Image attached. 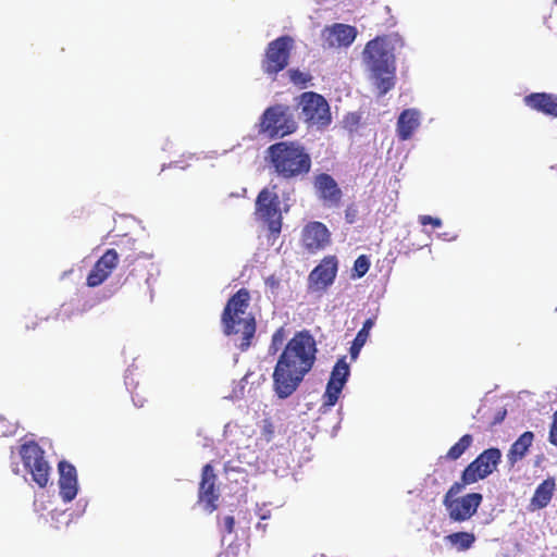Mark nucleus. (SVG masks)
I'll use <instances>...</instances> for the list:
<instances>
[{"label": "nucleus", "instance_id": "38", "mask_svg": "<svg viewBox=\"0 0 557 557\" xmlns=\"http://www.w3.org/2000/svg\"><path fill=\"white\" fill-rule=\"evenodd\" d=\"M269 517H270V513H269V512H268V513L260 515V519H262V520H265V519H268Z\"/></svg>", "mask_w": 557, "mask_h": 557}, {"label": "nucleus", "instance_id": "26", "mask_svg": "<svg viewBox=\"0 0 557 557\" xmlns=\"http://www.w3.org/2000/svg\"><path fill=\"white\" fill-rule=\"evenodd\" d=\"M375 77V86L380 95H385L395 86V66L386 71H372Z\"/></svg>", "mask_w": 557, "mask_h": 557}, {"label": "nucleus", "instance_id": "39", "mask_svg": "<svg viewBox=\"0 0 557 557\" xmlns=\"http://www.w3.org/2000/svg\"><path fill=\"white\" fill-rule=\"evenodd\" d=\"M257 529H262V531H265V525H262L261 523L257 524Z\"/></svg>", "mask_w": 557, "mask_h": 557}, {"label": "nucleus", "instance_id": "34", "mask_svg": "<svg viewBox=\"0 0 557 557\" xmlns=\"http://www.w3.org/2000/svg\"><path fill=\"white\" fill-rule=\"evenodd\" d=\"M357 209L354 205H350L346 208L345 210V220L347 223L349 224H352L356 222V218H357Z\"/></svg>", "mask_w": 557, "mask_h": 557}, {"label": "nucleus", "instance_id": "12", "mask_svg": "<svg viewBox=\"0 0 557 557\" xmlns=\"http://www.w3.org/2000/svg\"><path fill=\"white\" fill-rule=\"evenodd\" d=\"M218 476L211 463H207L201 469V479L198 487V503L203 505V509L213 512L218 509L220 491L216 486Z\"/></svg>", "mask_w": 557, "mask_h": 557}, {"label": "nucleus", "instance_id": "31", "mask_svg": "<svg viewBox=\"0 0 557 557\" xmlns=\"http://www.w3.org/2000/svg\"><path fill=\"white\" fill-rule=\"evenodd\" d=\"M289 79L293 84L306 88L311 82L312 76L309 73L301 72L298 69H292L288 71Z\"/></svg>", "mask_w": 557, "mask_h": 557}, {"label": "nucleus", "instance_id": "6", "mask_svg": "<svg viewBox=\"0 0 557 557\" xmlns=\"http://www.w3.org/2000/svg\"><path fill=\"white\" fill-rule=\"evenodd\" d=\"M294 46L295 40L289 35L270 41L261 59L262 72L275 81L277 74L287 67Z\"/></svg>", "mask_w": 557, "mask_h": 557}, {"label": "nucleus", "instance_id": "24", "mask_svg": "<svg viewBox=\"0 0 557 557\" xmlns=\"http://www.w3.org/2000/svg\"><path fill=\"white\" fill-rule=\"evenodd\" d=\"M374 325L373 319L369 318L363 322V325L361 330L357 333L355 339L352 341V344L350 346L349 352L352 360L357 359L359 356V352L363 345L367 343L369 338V334L371 329Z\"/></svg>", "mask_w": 557, "mask_h": 557}, {"label": "nucleus", "instance_id": "18", "mask_svg": "<svg viewBox=\"0 0 557 557\" xmlns=\"http://www.w3.org/2000/svg\"><path fill=\"white\" fill-rule=\"evenodd\" d=\"M58 468L60 473V496L65 503L72 502L76 497L78 491L76 469L72 463L65 460L60 461Z\"/></svg>", "mask_w": 557, "mask_h": 557}, {"label": "nucleus", "instance_id": "2", "mask_svg": "<svg viewBox=\"0 0 557 557\" xmlns=\"http://www.w3.org/2000/svg\"><path fill=\"white\" fill-rule=\"evenodd\" d=\"M251 296L247 288L238 289L226 302L221 314L223 333L236 336L237 347L246 351L256 334L257 323L255 315L248 311Z\"/></svg>", "mask_w": 557, "mask_h": 557}, {"label": "nucleus", "instance_id": "35", "mask_svg": "<svg viewBox=\"0 0 557 557\" xmlns=\"http://www.w3.org/2000/svg\"><path fill=\"white\" fill-rule=\"evenodd\" d=\"M225 531L231 534L234 531L235 519L233 516H226L223 519Z\"/></svg>", "mask_w": 557, "mask_h": 557}, {"label": "nucleus", "instance_id": "37", "mask_svg": "<svg viewBox=\"0 0 557 557\" xmlns=\"http://www.w3.org/2000/svg\"><path fill=\"white\" fill-rule=\"evenodd\" d=\"M348 119H351V120H352V122H354V124H358V123H359V116H358V115H356V114H354V113H352V114H350L349 116H347V120H348Z\"/></svg>", "mask_w": 557, "mask_h": 557}, {"label": "nucleus", "instance_id": "8", "mask_svg": "<svg viewBox=\"0 0 557 557\" xmlns=\"http://www.w3.org/2000/svg\"><path fill=\"white\" fill-rule=\"evenodd\" d=\"M23 466L39 487H46L50 478V466L45 458V450L35 441L20 447Z\"/></svg>", "mask_w": 557, "mask_h": 557}, {"label": "nucleus", "instance_id": "20", "mask_svg": "<svg viewBox=\"0 0 557 557\" xmlns=\"http://www.w3.org/2000/svg\"><path fill=\"white\" fill-rule=\"evenodd\" d=\"M556 488L555 480H544L535 490L529 505L531 511L545 508L552 500Z\"/></svg>", "mask_w": 557, "mask_h": 557}, {"label": "nucleus", "instance_id": "27", "mask_svg": "<svg viewBox=\"0 0 557 557\" xmlns=\"http://www.w3.org/2000/svg\"><path fill=\"white\" fill-rule=\"evenodd\" d=\"M472 443H473L472 435L465 434L463 436H461L459 438V441L456 444H454L448 449V451L446 453L444 458L447 460H451V461L459 459L466 453V450H468L470 448Z\"/></svg>", "mask_w": 557, "mask_h": 557}, {"label": "nucleus", "instance_id": "30", "mask_svg": "<svg viewBox=\"0 0 557 557\" xmlns=\"http://www.w3.org/2000/svg\"><path fill=\"white\" fill-rule=\"evenodd\" d=\"M370 269V259L366 255H360L354 263L352 268V276L354 277H362L367 274Z\"/></svg>", "mask_w": 557, "mask_h": 557}, {"label": "nucleus", "instance_id": "17", "mask_svg": "<svg viewBox=\"0 0 557 557\" xmlns=\"http://www.w3.org/2000/svg\"><path fill=\"white\" fill-rule=\"evenodd\" d=\"M313 186L324 205L329 207H337L339 205L343 193L332 175L327 173L315 175Z\"/></svg>", "mask_w": 557, "mask_h": 557}, {"label": "nucleus", "instance_id": "7", "mask_svg": "<svg viewBox=\"0 0 557 557\" xmlns=\"http://www.w3.org/2000/svg\"><path fill=\"white\" fill-rule=\"evenodd\" d=\"M397 42H401L398 35H383L366 45L363 58L371 71H386L395 66L394 48Z\"/></svg>", "mask_w": 557, "mask_h": 557}, {"label": "nucleus", "instance_id": "33", "mask_svg": "<svg viewBox=\"0 0 557 557\" xmlns=\"http://www.w3.org/2000/svg\"><path fill=\"white\" fill-rule=\"evenodd\" d=\"M549 443L557 447V410L553 416V423L549 430Z\"/></svg>", "mask_w": 557, "mask_h": 557}, {"label": "nucleus", "instance_id": "21", "mask_svg": "<svg viewBox=\"0 0 557 557\" xmlns=\"http://www.w3.org/2000/svg\"><path fill=\"white\" fill-rule=\"evenodd\" d=\"M420 125L419 113L413 109L404 110L397 121V134L399 139L408 140Z\"/></svg>", "mask_w": 557, "mask_h": 557}, {"label": "nucleus", "instance_id": "36", "mask_svg": "<svg viewBox=\"0 0 557 557\" xmlns=\"http://www.w3.org/2000/svg\"><path fill=\"white\" fill-rule=\"evenodd\" d=\"M265 284L271 286V287H276L278 285V282L277 280L272 275L270 277L267 278L265 281Z\"/></svg>", "mask_w": 557, "mask_h": 557}, {"label": "nucleus", "instance_id": "11", "mask_svg": "<svg viewBox=\"0 0 557 557\" xmlns=\"http://www.w3.org/2000/svg\"><path fill=\"white\" fill-rule=\"evenodd\" d=\"M349 374V364L347 363L346 357L344 356L339 358L333 367L325 392L322 396V409L324 412L336 405Z\"/></svg>", "mask_w": 557, "mask_h": 557}, {"label": "nucleus", "instance_id": "29", "mask_svg": "<svg viewBox=\"0 0 557 557\" xmlns=\"http://www.w3.org/2000/svg\"><path fill=\"white\" fill-rule=\"evenodd\" d=\"M286 338V330L284 326L278 327L271 337L269 345V354L275 355L283 346Z\"/></svg>", "mask_w": 557, "mask_h": 557}, {"label": "nucleus", "instance_id": "14", "mask_svg": "<svg viewBox=\"0 0 557 557\" xmlns=\"http://www.w3.org/2000/svg\"><path fill=\"white\" fill-rule=\"evenodd\" d=\"M119 263V253L115 249H108L94 264L86 278L89 287L101 285L113 272Z\"/></svg>", "mask_w": 557, "mask_h": 557}, {"label": "nucleus", "instance_id": "19", "mask_svg": "<svg viewBox=\"0 0 557 557\" xmlns=\"http://www.w3.org/2000/svg\"><path fill=\"white\" fill-rule=\"evenodd\" d=\"M524 103L537 112L557 117V95L533 92L524 97Z\"/></svg>", "mask_w": 557, "mask_h": 557}, {"label": "nucleus", "instance_id": "4", "mask_svg": "<svg viewBox=\"0 0 557 557\" xmlns=\"http://www.w3.org/2000/svg\"><path fill=\"white\" fill-rule=\"evenodd\" d=\"M258 133L270 139L283 138L294 134L298 128L290 107L276 103L268 107L257 124Z\"/></svg>", "mask_w": 557, "mask_h": 557}, {"label": "nucleus", "instance_id": "13", "mask_svg": "<svg viewBox=\"0 0 557 557\" xmlns=\"http://www.w3.org/2000/svg\"><path fill=\"white\" fill-rule=\"evenodd\" d=\"M356 36L357 29L354 26L335 23L322 30V47L324 49L348 47L354 42Z\"/></svg>", "mask_w": 557, "mask_h": 557}, {"label": "nucleus", "instance_id": "23", "mask_svg": "<svg viewBox=\"0 0 557 557\" xmlns=\"http://www.w3.org/2000/svg\"><path fill=\"white\" fill-rule=\"evenodd\" d=\"M475 462L487 475L492 474L502 460V453L498 448L492 447L483 450L475 459Z\"/></svg>", "mask_w": 557, "mask_h": 557}, {"label": "nucleus", "instance_id": "25", "mask_svg": "<svg viewBox=\"0 0 557 557\" xmlns=\"http://www.w3.org/2000/svg\"><path fill=\"white\" fill-rule=\"evenodd\" d=\"M488 475L484 473V470L480 467L475 460L471 461L462 471L461 479L454 484H462V487L466 485L474 484L480 480H484Z\"/></svg>", "mask_w": 557, "mask_h": 557}, {"label": "nucleus", "instance_id": "9", "mask_svg": "<svg viewBox=\"0 0 557 557\" xmlns=\"http://www.w3.org/2000/svg\"><path fill=\"white\" fill-rule=\"evenodd\" d=\"M299 106L304 121L309 126L323 129L331 124L330 106L322 95L314 91H306L299 97Z\"/></svg>", "mask_w": 557, "mask_h": 557}, {"label": "nucleus", "instance_id": "1", "mask_svg": "<svg viewBox=\"0 0 557 557\" xmlns=\"http://www.w3.org/2000/svg\"><path fill=\"white\" fill-rule=\"evenodd\" d=\"M317 343L309 331L297 332L285 345L272 374L273 391L280 399L292 396L312 369Z\"/></svg>", "mask_w": 557, "mask_h": 557}, {"label": "nucleus", "instance_id": "5", "mask_svg": "<svg viewBox=\"0 0 557 557\" xmlns=\"http://www.w3.org/2000/svg\"><path fill=\"white\" fill-rule=\"evenodd\" d=\"M463 488L462 484H453L443 498V505L448 512V517L455 522H463L473 517L483 500L480 493H469L457 497Z\"/></svg>", "mask_w": 557, "mask_h": 557}, {"label": "nucleus", "instance_id": "10", "mask_svg": "<svg viewBox=\"0 0 557 557\" xmlns=\"http://www.w3.org/2000/svg\"><path fill=\"white\" fill-rule=\"evenodd\" d=\"M256 215L268 225L269 231L276 235L282 228L280 198L275 191L263 188L256 199Z\"/></svg>", "mask_w": 557, "mask_h": 557}, {"label": "nucleus", "instance_id": "16", "mask_svg": "<svg viewBox=\"0 0 557 557\" xmlns=\"http://www.w3.org/2000/svg\"><path fill=\"white\" fill-rule=\"evenodd\" d=\"M337 260L334 256L325 257L309 274L310 287L324 290L331 286L336 277Z\"/></svg>", "mask_w": 557, "mask_h": 557}, {"label": "nucleus", "instance_id": "15", "mask_svg": "<svg viewBox=\"0 0 557 557\" xmlns=\"http://www.w3.org/2000/svg\"><path fill=\"white\" fill-rule=\"evenodd\" d=\"M301 242L309 252H317L330 244L331 233L322 222L312 221L305 225Z\"/></svg>", "mask_w": 557, "mask_h": 557}, {"label": "nucleus", "instance_id": "22", "mask_svg": "<svg viewBox=\"0 0 557 557\" xmlns=\"http://www.w3.org/2000/svg\"><path fill=\"white\" fill-rule=\"evenodd\" d=\"M533 432L525 431L512 443L507 454V459L511 467H513L518 461L525 457L529 448L533 443Z\"/></svg>", "mask_w": 557, "mask_h": 557}, {"label": "nucleus", "instance_id": "28", "mask_svg": "<svg viewBox=\"0 0 557 557\" xmlns=\"http://www.w3.org/2000/svg\"><path fill=\"white\" fill-rule=\"evenodd\" d=\"M446 541L457 547L458 550H467L475 542V536L469 532H455L447 535Z\"/></svg>", "mask_w": 557, "mask_h": 557}, {"label": "nucleus", "instance_id": "3", "mask_svg": "<svg viewBox=\"0 0 557 557\" xmlns=\"http://www.w3.org/2000/svg\"><path fill=\"white\" fill-rule=\"evenodd\" d=\"M265 153L270 168L283 180H301L311 171V156L307 148L297 140H282L272 144Z\"/></svg>", "mask_w": 557, "mask_h": 557}, {"label": "nucleus", "instance_id": "40", "mask_svg": "<svg viewBox=\"0 0 557 557\" xmlns=\"http://www.w3.org/2000/svg\"><path fill=\"white\" fill-rule=\"evenodd\" d=\"M554 4L557 5V0H554Z\"/></svg>", "mask_w": 557, "mask_h": 557}, {"label": "nucleus", "instance_id": "32", "mask_svg": "<svg viewBox=\"0 0 557 557\" xmlns=\"http://www.w3.org/2000/svg\"><path fill=\"white\" fill-rule=\"evenodd\" d=\"M419 222L421 225H432L433 227L437 228L442 226V220L438 218H434L431 215H420Z\"/></svg>", "mask_w": 557, "mask_h": 557}]
</instances>
